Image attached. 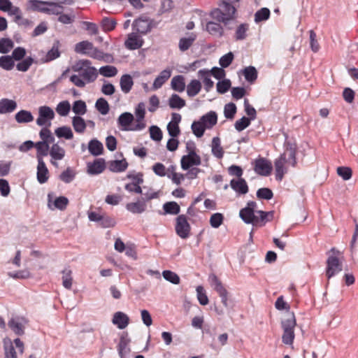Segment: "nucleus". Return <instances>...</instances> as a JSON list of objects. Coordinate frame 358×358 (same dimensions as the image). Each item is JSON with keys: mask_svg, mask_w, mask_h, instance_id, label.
Returning <instances> with one entry per match:
<instances>
[{"mask_svg": "<svg viewBox=\"0 0 358 358\" xmlns=\"http://www.w3.org/2000/svg\"><path fill=\"white\" fill-rule=\"evenodd\" d=\"M73 71L78 74L72 75L69 80L76 87L83 88L86 84L94 82L98 77L96 69L92 66L88 59H79L72 66Z\"/></svg>", "mask_w": 358, "mask_h": 358, "instance_id": "f257e3e1", "label": "nucleus"}, {"mask_svg": "<svg viewBox=\"0 0 358 358\" xmlns=\"http://www.w3.org/2000/svg\"><path fill=\"white\" fill-rule=\"evenodd\" d=\"M296 148L293 145L288 144L285 150L274 162L275 179L281 181L288 171V166L295 167L297 162L296 158Z\"/></svg>", "mask_w": 358, "mask_h": 358, "instance_id": "f03ea898", "label": "nucleus"}, {"mask_svg": "<svg viewBox=\"0 0 358 358\" xmlns=\"http://www.w3.org/2000/svg\"><path fill=\"white\" fill-rule=\"evenodd\" d=\"M73 0H59L54 1H43L40 0H28L27 9L37 11L48 15L61 14L63 10V4H71Z\"/></svg>", "mask_w": 358, "mask_h": 358, "instance_id": "7ed1b4c3", "label": "nucleus"}, {"mask_svg": "<svg viewBox=\"0 0 358 358\" xmlns=\"http://www.w3.org/2000/svg\"><path fill=\"white\" fill-rule=\"evenodd\" d=\"M325 274L328 280L339 273L343 270L344 256L343 252L332 248L327 253Z\"/></svg>", "mask_w": 358, "mask_h": 358, "instance_id": "20e7f679", "label": "nucleus"}, {"mask_svg": "<svg viewBox=\"0 0 358 358\" xmlns=\"http://www.w3.org/2000/svg\"><path fill=\"white\" fill-rule=\"evenodd\" d=\"M235 14L236 8L234 6L223 1L219 8L213 10L210 13L213 19L223 22L225 25L227 24L229 21L234 19Z\"/></svg>", "mask_w": 358, "mask_h": 358, "instance_id": "39448f33", "label": "nucleus"}, {"mask_svg": "<svg viewBox=\"0 0 358 358\" xmlns=\"http://www.w3.org/2000/svg\"><path fill=\"white\" fill-rule=\"evenodd\" d=\"M295 326L296 320L294 314H292L282 322V327L283 329L282 340L283 343L286 345H292L293 343Z\"/></svg>", "mask_w": 358, "mask_h": 358, "instance_id": "423d86ee", "label": "nucleus"}, {"mask_svg": "<svg viewBox=\"0 0 358 358\" xmlns=\"http://www.w3.org/2000/svg\"><path fill=\"white\" fill-rule=\"evenodd\" d=\"M175 230L176 234L182 239L189 236L191 227L185 215H180L176 219Z\"/></svg>", "mask_w": 358, "mask_h": 358, "instance_id": "0eeeda50", "label": "nucleus"}, {"mask_svg": "<svg viewBox=\"0 0 358 358\" xmlns=\"http://www.w3.org/2000/svg\"><path fill=\"white\" fill-rule=\"evenodd\" d=\"M55 118L53 110L47 106L38 108V117L36 119V124L40 127H50L51 121Z\"/></svg>", "mask_w": 358, "mask_h": 358, "instance_id": "6e6552de", "label": "nucleus"}, {"mask_svg": "<svg viewBox=\"0 0 358 358\" xmlns=\"http://www.w3.org/2000/svg\"><path fill=\"white\" fill-rule=\"evenodd\" d=\"M201 163V159L199 155H197L194 149L189 152L186 155H183L180 160L181 168L183 170H188L193 166H199Z\"/></svg>", "mask_w": 358, "mask_h": 358, "instance_id": "1a4fd4ad", "label": "nucleus"}, {"mask_svg": "<svg viewBox=\"0 0 358 358\" xmlns=\"http://www.w3.org/2000/svg\"><path fill=\"white\" fill-rule=\"evenodd\" d=\"M254 164V171L258 175L268 176L271 173L273 167L269 160L260 157L257 159Z\"/></svg>", "mask_w": 358, "mask_h": 358, "instance_id": "9d476101", "label": "nucleus"}, {"mask_svg": "<svg viewBox=\"0 0 358 358\" xmlns=\"http://www.w3.org/2000/svg\"><path fill=\"white\" fill-rule=\"evenodd\" d=\"M257 203L255 201H249L247 206L240 210L241 218L247 224H252L255 217V209Z\"/></svg>", "mask_w": 358, "mask_h": 358, "instance_id": "9b49d317", "label": "nucleus"}, {"mask_svg": "<svg viewBox=\"0 0 358 358\" xmlns=\"http://www.w3.org/2000/svg\"><path fill=\"white\" fill-rule=\"evenodd\" d=\"M8 15L13 17V21L20 26L25 27L32 26L33 22L31 20L23 17L22 10L19 7L14 6L8 13Z\"/></svg>", "mask_w": 358, "mask_h": 358, "instance_id": "f8f14e48", "label": "nucleus"}, {"mask_svg": "<svg viewBox=\"0 0 358 358\" xmlns=\"http://www.w3.org/2000/svg\"><path fill=\"white\" fill-rule=\"evenodd\" d=\"M50 155L51 156L50 163L55 167H58L57 161L62 160L65 156V150L58 145L55 143L50 149Z\"/></svg>", "mask_w": 358, "mask_h": 358, "instance_id": "ddd939ff", "label": "nucleus"}, {"mask_svg": "<svg viewBox=\"0 0 358 358\" xmlns=\"http://www.w3.org/2000/svg\"><path fill=\"white\" fill-rule=\"evenodd\" d=\"M257 215L253 222V226L261 227L266 224V222L271 221L273 217V212H265L263 210L256 211Z\"/></svg>", "mask_w": 358, "mask_h": 358, "instance_id": "4468645a", "label": "nucleus"}, {"mask_svg": "<svg viewBox=\"0 0 358 358\" xmlns=\"http://www.w3.org/2000/svg\"><path fill=\"white\" fill-rule=\"evenodd\" d=\"M230 186L239 195L246 194L249 191L248 185L244 178L232 179L230 181Z\"/></svg>", "mask_w": 358, "mask_h": 358, "instance_id": "2eb2a0df", "label": "nucleus"}, {"mask_svg": "<svg viewBox=\"0 0 358 358\" xmlns=\"http://www.w3.org/2000/svg\"><path fill=\"white\" fill-rule=\"evenodd\" d=\"M135 114L136 116L137 124L134 128H132V130H142L145 127V123L143 121L145 115V104L143 102H141L138 104L137 107L136 108Z\"/></svg>", "mask_w": 358, "mask_h": 358, "instance_id": "dca6fc26", "label": "nucleus"}, {"mask_svg": "<svg viewBox=\"0 0 358 358\" xmlns=\"http://www.w3.org/2000/svg\"><path fill=\"white\" fill-rule=\"evenodd\" d=\"M126 209L134 214H141L147 209L145 200L141 198L136 201L128 203L126 205Z\"/></svg>", "mask_w": 358, "mask_h": 358, "instance_id": "f3484780", "label": "nucleus"}, {"mask_svg": "<svg viewBox=\"0 0 358 358\" xmlns=\"http://www.w3.org/2000/svg\"><path fill=\"white\" fill-rule=\"evenodd\" d=\"M105 169V161L102 158L96 159L92 163L87 164V173L91 175L100 174Z\"/></svg>", "mask_w": 358, "mask_h": 358, "instance_id": "a211bd4d", "label": "nucleus"}, {"mask_svg": "<svg viewBox=\"0 0 358 358\" xmlns=\"http://www.w3.org/2000/svg\"><path fill=\"white\" fill-rule=\"evenodd\" d=\"M24 322L23 318H12L8 321V325L15 334L20 336L24 333Z\"/></svg>", "mask_w": 358, "mask_h": 358, "instance_id": "6ab92c4d", "label": "nucleus"}, {"mask_svg": "<svg viewBox=\"0 0 358 358\" xmlns=\"http://www.w3.org/2000/svg\"><path fill=\"white\" fill-rule=\"evenodd\" d=\"M124 45L125 47L129 50H136L142 46L143 41L138 35L135 33H131L129 34Z\"/></svg>", "mask_w": 358, "mask_h": 358, "instance_id": "aec40b11", "label": "nucleus"}, {"mask_svg": "<svg viewBox=\"0 0 358 358\" xmlns=\"http://www.w3.org/2000/svg\"><path fill=\"white\" fill-rule=\"evenodd\" d=\"M112 322L120 329H123L128 326L129 318L125 313L119 311L114 314Z\"/></svg>", "mask_w": 358, "mask_h": 358, "instance_id": "412c9836", "label": "nucleus"}, {"mask_svg": "<svg viewBox=\"0 0 358 358\" xmlns=\"http://www.w3.org/2000/svg\"><path fill=\"white\" fill-rule=\"evenodd\" d=\"M129 343L130 339L128 338L127 334L121 336L117 345V351L121 358H124V356L130 352L129 348Z\"/></svg>", "mask_w": 358, "mask_h": 358, "instance_id": "4be33fe9", "label": "nucleus"}, {"mask_svg": "<svg viewBox=\"0 0 358 358\" xmlns=\"http://www.w3.org/2000/svg\"><path fill=\"white\" fill-rule=\"evenodd\" d=\"M171 76L170 69H164L160 72L159 75L155 78L152 85L154 90H158L169 80Z\"/></svg>", "mask_w": 358, "mask_h": 358, "instance_id": "5701e85b", "label": "nucleus"}, {"mask_svg": "<svg viewBox=\"0 0 358 358\" xmlns=\"http://www.w3.org/2000/svg\"><path fill=\"white\" fill-rule=\"evenodd\" d=\"M15 101L8 99H2L0 100V114L10 113L17 108Z\"/></svg>", "mask_w": 358, "mask_h": 358, "instance_id": "b1692460", "label": "nucleus"}, {"mask_svg": "<svg viewBox=\"0 0 358 358\" xmlns=\"http://www.w3.org/2000/svg\"><path fill=\"white\" fill-rule=\"evenodd\" d=\"M133 29L141 34H146L150 29L148 20L141 17L135 20L133 22Z\"/></svg>", "mask_w": 358, "mask_h": 358, "instance_id": "393cba45", "label": "nucleus"}, {"mask_svg": "<svg viewBox=\"0 0 358 358\" xmlns=\"http://www.w3.org/2000/svg\"><path fill=\"white\" fill-rule=\"evenodd\" d=\"M15 120L19 124H27L33 122L34 117L30 111L21 110L15 115Z\"/></svg>", "mask_w": 358, "mask_h": 358, "instance_id": "a878e982", "label": "nucleus"}, {"mask_svg": "<svg viewBox=\"0 0 358 358\" xmlns=\"http://www.w3.org/2000/svg\"><path fill=\"white\" fill-rule=\"evenodd\" d=\"M48 169L43 160L38 162L37 166V180L43 184L48 180Z\"/></svg>", "mask_w": 358, "mask_h": 358, "instance_id": "bb28decb", "label": "nucleus"}, {"mask_svg": "<svg viewBox=\"0 0 358 358\" xmlns=\"http://www.w3.org/2000/svg\"><path fill=\"white\" fill-rule=\"evenodd\" d=\"M134 120V117L131 113L125 112L119 116L117 122L118 124L122 127L123 130L127 131L129 130V127ZM130 130H132V129H130Z\"/></svg>", "mask_w": 358, "mask_h": 358, "instance_id": "cd10ccee", "label": "nucleus"}, {"mask_svg": "<svg viewBox=\"0 0 358 358\" xmlns=\"http://www.w3.org/2000/svg\"><path fill=\"white\" fill-rule=\"evenodd\" d=\"M211 152H212V154L217 159H220L224 156V151L223 148L221 146L220 138L217 136L214 137L212 139Z\"/></svg>", "mask_w": 358, "mask_h": 358, "instance_id": "c85d7f7f", "label": "nucleus"}, {"mask_svg": "<svg viewBox=\"0 0 358 358\" xmlns=\"http://www.w3.org/2000/svg\"><path fill=\"white\" fill-rule=\"evenodd\" d=\"M198 76L203 80L206 91L209 92L214 85L213 81L210 79L209 70L201 69L198 71Z\"/></svg>", "mask_w": 358, "mask_h": 358, "instance_id": "c756f323", "label": "nucleus"}, {"mask_svg": "<svg viewBox=\"0 0 358 358\" xmlns=\"http://www.w3.org/2000/svg\"><path fill=\"white\" fill-rule=\"evenodd\" d=\"M35 148L37 150L36 158L38 162L43 160V157L48 155L50 144L46 143L45 141H38L35 143Z\"/></svg>", "mask_w": 358, "mask_h": 358, "instance_id": "7c9ffc66", "label": "nucleus"}, {"mask_svg": "<svg viewBox=\"0 0 358 358\" xmlns=\"http://www.w3.org/2000/svg\"><path fill=\"white\" fill-rule=\"evenodd\" d=\"M128 167V163L125 159L111 161L109 164V169L113 172H123Z\"/></svg>", "mask_w": 358, "mask_h": 358, "instance_id": "2f4dec72", "label": "nucleus"}, {"mask_svg": "<svg viewBox=\"0 0 358 358\" xmlns=\"http://www.w3.org/2000/svg\"><path fill=\"white\" fill-rule=\"evenodd\" d=\"M201 83L198 80H192L187 86V94L189 97L197 95L201 90Z\"/></svg>", "mask_w": 358, "mask_h": 358, "instance_id": "473e14b6", "label": "nucleus"}, {"mask_svg": "<svg viewBox=\"0 0 358 358\" xmlns=\"http://www.w3.org/2000/svg\"><path fill=\"white\" fill-rule=\"evenodd\" d=\"M59 41H56L52 47V48L47 52L45 57V62H51L60 56L59 52Z\"/></svg>", "mask_w": 358, "mask_h": 358, "instance_id": "72a5a7b5", "label": "nucleus"}, {"mask_svg": "<svg viewBox=\"0 0 358 358\" xmlns=\"http://www.w3.org/2000/svg\"><path fill=\"white\" fill-rule=\"evenodd\" d=\"M4 358H17V353L10 339L3 340Z\"/></svg>", "mask_w": 358, "mask_h": 358, "instance_id": "f704fd0d", "label": "nucleus"}, {"mask_svg": "<svg viewBox=\"0 0 358 358\" xmlns=\"http://www.w3.org/2000/svg\"><path fill=\"white\" fill-rule=\"evenodd\" d=\"M88 150L92 155L98 156L103 153V147L100 141L92 139L89 142Z\"/></svg>", "mask_w": 358, "mask_h": 358, "instance_id": "c9c22d12", "label": "nucleus"}, {"mask_svg": "<svg viewBox=\"0 0 358 358\" xmlns=\"http://www.w3.org/2000/svg\"><path fill=\"white\" fill-rule=\"evenodd\" d=\"M120 84L122 91L125 94L129 93L134 85L131 76L129 74L123 75L120 78Z\"/></svg>", "mask_w": 358, "mask_h": 358, "instance_id": "e433bc0d", "label": "nucleus"}, {"mask_svg": "<svg viewBox=\"0 0 358 358\" xmlns=\"http://www.w3.org/2000/svg\"><path fill=\"white\" fill-rule=\"evenodd\" d=\"M206 31L210 34L219 37L222 36L224 32L220 24L214 22H208L206 24Z\"/></svg>", "mask_w": 358, "mask_h": 358, "instance_id": "4c0bfd02", "label": "nucleus"}, {"mask_svg": "<svg viewBox=\"0 0 358 358\" xmlns=\"http://www.w3.org/2000/svg\"><path fill=\"white\" fill-rule=\"evenodd\" d=\"M200 120L203 122L206 128L210 129L217 124V117L215 112L210 111L202 116Z\"/></svg>", "mask_w": 358, "mask_h": 358, "instance_id": "58836bf2", "label": "nucleus"}, {"mask_svg": "<svg viewBox=\"0 0 358 358\" xmlns=\"http://www.w3.org/2000/svg\"><path fill=\"white\" fill-rule=\"evenodd\" d=\"M171 87L173 90L182 92L185 89V78L182 76H176L171 80Z\"/></svg>", "mask_w": 358, "mask_h": 358, "instance_id": "ea45409f", "label": "nucleus"}, {"mask_svg": "<svg viewBox=\"0 0 358 358\" xmlns=\"http://www.w3.org/2000/svg\"><path fill=\"white\" fill-rule=\"evenodd\" d=\"M92 48L93 44L91 42L83 41L76 45L75 51L77 53L87 55V52L92 50Z\"/></svg>", "mask_w": 358, "mask_h": 358, "instance_id": "a19ab883", "label": "nucleus"}, {"mask_svg": "<svg viewBox=\"0 0 358 358\" xmlns=\"http://www.w3.org/2000/svg\"><path fill=\"white\" fill-rule=\"evenodd\" d=\"M209 280L211 285L213 287L214 289L218 293L219 295L227 291L222 285V282L215 274L210 275L209 277Z\"/></svg>", "mask_w": 358, "mask_h": 358, "instance_id": "79ce46f5", "label": "nucleus"}, {"mask_svg": "<svg viewBox=\"0 0 358 358\" xmlns=\"http://www.w3.org/2000/svg\"><path fill=\"white\" fill-rule=\"evenodd\" d=\"M62 285L68 289H71L73 278L72 271L69 268H66L62 271Z\"/></svg>", "mask_w": 358, "mask_h": 358, "instance_id": "37998d69", "label": "nucleus"}, {"mask_svg": "<svg viewBox=\"0 0 358 358\" xmlns=\"http://www.w3.org/2000/svg\"><path fill=\"white\" fill-rule=\"evenodd\" d=\"M72 124L77 133L83 134L86 129V124L83 118L80 116H75L72 120Z\"/></svg>", "mask_w": 358, "mask_h": 358, "instance_id": "c03bdc74", "label": "nucleus"}, {"mask_svg": "<svg viewBox=\"0 0 358 358\" xmlns=\"http://www.w3.org/2000/svg\"><path fill=\"white\" fill-rule=\"evenodd\" d=\"M165 214L178 215L180 211V206L175 201L166 202L163 206Z\"/></svg>", "mask_w": 358, "mask_h": 358, "instance_id": "a18cd8bd", "label": "nucleus"}, {"mask_svg": "<svg viewBox=\"0 0 358 358\" xmlns=\"http://www.w3.org/2000/svg\"><path fill=\"white\" fill-rule=\"evenodd\" d=\"M169 106L171 108L180 109L185 106V101L178 94H172L169 101Z\"/></svg>", "mask_w": 358, "mask_h": 358, "instance_id": "49530a36", "label": "nucleus"}, {"mask_svg": "<svg viewBox=\"0 0 358 358\" xmlns=\"http://www.w3.org/2000/svg\"><path fill=\"white\" fill-rule=\"evenodd\" d=\"M116 24L117 22L114 19L108 17H103L101 22V28L105 32L111 31L115 29Z\"/></svg>", "mask_w": 358, "mask_h": 358, "instance_id": "de8ad7c7", "label": "nucleus"}, {"mask_svg": "<svg viewBox=\"0 0 358 358\" xmlns=\"http://www.w3.org/2000/svg\"><path fill=\"white\" fill-rule=\"evenodd\" d=\"M243 73L248 82L253 83L257 78V71L254 66H250L245 68Z\"/></svg>", "mask_w": 358, "mask_h": 358, "instance_id": "09e8293b", "label": "nucleus"}, {"mask_svg": "<svg viewBox=\"0 0 358 358\" xmlns=\"http://www.w3.org/2000/svg\"><path fill=\"white\" fill-rule=\"evenodd\" d=\"M55 134L59 138H65L68 140L72 139L73 137V134L71 131V129L66 126L57 128L55 130Z\"/></svg>", "mask_w": 358, "mask_h": 358, "instance_id": "8fccbe9b", "label": "nucleus"}, {"mask_svg": "<svg viewBox=\"0 0 358 358\" xmlns=\"http://www.w3.org/2000/svg\"><path fill=\"white\" fill-rule=\"evenodd\" d=\"M43 127L39 132L40 138L42 140L41 141H45L48 144L52 143L55 141V137L48 129L49 127Z\"/></svg>", "mask_w": 358, "mask_h": 358, "instance_id": "3c124183", "label": "nucleus"}, {"mask_svg": "<svg viewBox=\"0 0 358 358\" xmlns=\"http://www.w3.org/2000/svg\"><path fill=\"white\" fill-rule=\"evenodd\" d=\"M206 129V126L204 125L203 122H202V121L201 120L198 122H194L192 124V129L193 134L196 137H199V138L201 137L203 135Z\"/></svg>", "mask_w": 358, "mask_h": 358, "instance_id": "603ef678", "label": "nucleus"}, {"mask_svg": "<svg viewBox=\"0 0 358 358\" xmlns=\"http://www.w3.org/2000/svg\"><path fill=\"white\" fill-rule=\"evenodd\" d=\"M99 72L104 77H114L117 73V69L114 66H104L99 69Z\"/></svg>", "mask_w": 358, "mask_h": 358, "instance_id": "864d4df0", "label": "nucleus"}, {"mask_svg": "<svg viewBox=\"0 0 358 358\" xmlns=\"http://www.w3.org/2000/svg\"><path fill=\"white\" fill-rule=\"evenodd\" d=\"M76 173L70 167H68L59 175V179L65 183L71 182L75 178Z\"/></svg>", "mask_w": 358, "mask_h": 358, "instance_id": "5fc2aeb1", "label": "nucleus"}, {"mask_svg": "<svg viewBox=\"0 0 358 358\" xmlns=\"http://www.w3.org/2000/svg\"><path fill=\"white\" fill-rule=\"evenodd\" d=\"M15 63L10 56H1L0 57V67L2 69L10 71L14 67Z\"/></svg>", "mask_w": 358, "mask_h": 358, "instance_id": "6e6d98bb", "label": "nucleus"}, {"mask_svg": "<svg viewBox=\"0 0 358 358\" xmlns=\"http://www.w3.org/2000/svg\"><path fill=\"white\" fill-rule=\"evenodd\" d=\"M270 10L267 8H262L257 10L255 15V21L259 22L264 20H266L270 17Z\"/></svg>", "mask_w": 358, "mask_h": 358, "instance_id": "4d7b16f0", "label": "nucleus"}, {"mask_svg": "<svg viewBox=\"0 0 358 358\" xmlns=\"http://www.w3.org/2000/svg\"><path fill=\"white\" fill-rule=\"evenodd\" d=\"M96 108L102 115H106L109 112V104L103 98H99L96 102Z\"/></svg>", "mask_w": 358, "mask_h": 358, "instance_id": "13d9d810", "label": "nucleus"}, {"mask_svg": "<svg viewBox=\"0 0 358 358\" xmlns=\"http://www.w3.org/2000/svg\"><path fill=\"white\" fill-rule=\"evenodd\" d=\"M249 28V25L248 24H240L235 33V38L237 41L243 40L246 38V32L248 31Z\"/></svg>", "mask_w": 358, "mask_h": 358, "instance_id": "bf43d9fd", "label": "nucleus"}, {"mask_svg": "<svg viewBox=\"0 0 358 358\" xmlns=\"http://www.w3.org/2000/svg\"><path fill=\"white\" fill-rule=\"evenodd\" d=\"M14 43L10 38H1L0 40V52L5 54L8 53L13 48Z\"/></svg>", "mask_w": 358, "mask_h": 358, "instance_id": "052dcab7", "label": "nucleus"}, {"mask_svg": "<svg viewBox=\"0 0 358 358\" xmlns=\"http://www.w3.org/2000/svg\"><path fill=\"white\" fill-rule=\"evenodd\" d=\"M197 299L199 303L202 306H206L208 303L209 300L206 294L204 288L199 285L196 287Z\"/></svg>", "mask_w": 358, "mask_h": 358, "instance_id": "680f3d73", "label": "nucleus"}, {"mask_svg": "<svg viewBox=\"0 0 358 358\" xmlns=\"http://www.w3.org/2000/svg\"><path fill=\"white\" fill-rule=\"evenodd\" d=\"M71 106L69 101H64L58 103L56 111L61 116H66L69 113Z\"/></svg>", "mask_w": 358, "mask_h": 358, "instance_id": "e2e57ef3", "label": "nucleus"}, {"mask_svg": "<svg viewBox=\"0 0 358 358\" xmlns=\"http://www.w3.org/2000/svg\"><path fill=\"white\" fill-rule=\"evenodd\" d=\"M162 275L165 280L169 281L173 284L178 285L180 283L179 276L176 273L171 271H164L162 273Z\"/></svg>", "mask_w": 358, "mask_h": 358, "instance_id": "0e129e2a", "label": "nucleus"}, {"mask_svg": "<svg viewBox=\"0 0 358 358\" xmlns=\"http://www.w3.org/2000/svg\"><path fill=\"white\" fill-rule=\"evenodd\" d=\"M337 174L344 180H348L352 178V171L350 167L339 166L337 168Z\"/></svg>", "mask_w": 358, "mask_h": 358, "instance_id": "69168bd1", "label": "nucleus"}, {"mask_svg": "<svg viewBox=\"0 0 358 358\" xmlns=\"http://www.w3.org/2000/svg\"><path fill=\"white\" fill-rule=\"evenodd\" d=\"M224 220V216L222 213H216L211 215L210 217V224L213 228H218Z\"/></svg>", "mask_w": 358, "mask_h": 358, "instance_id": "338daca9", "label": "nucleus"}, {"mask_svg": "<svg viewBox=\"0 0 358 358\" xmlns=\"http://www.w3.org/2000/svg\"><path fill=\"white\" fill-rule=\"evenodd\" d=\"M236 113V106L234 103H229L224 106V114L226 118L233 119Z\"/></svg>", "mask_w": 358, "mask_h": 358, "instance_id": "774afa93", "label": "nucleus"}]
</instances>
